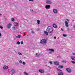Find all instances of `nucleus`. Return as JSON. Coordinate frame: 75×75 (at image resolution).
Segmentation results:
<instances>
[{
	"instance_id": "1",
	"label": "nucleus",
	"mask_w": 75,
	"mask_h": 75,
	"mask_svg": "<svg viewBox=\"0 0 75 75\" xmlns=\"http://www.w3.org/2000/svg\"><path fill=\"white\" fill-rule=\"evenodd\" d=\"M46 31L48 33H52L53 32V29L50 26H48L47 27Z\"/></svg>"
},
{
	"instance_id": "2",
	"label": "nucleus",
	"mask_w": 75,
	"mask_h": 75,
	"mask_svg": "<svg viewBox=\"0 0 75 75\" xmlns=\"http://www.w3.org/2000/svg\"><path fill=\"white\" fill-rule=\"evenodd\" d=\"M46 3L47 4H51L52 3V1L50 0H46Z\"/></svg>"
},
{
	"instance_id": "3",
	"label": "nucleus",
	"mask_w": 75,
	"mask_h": 75,
	"mask_svg": "<svg viewBox=\"0 0 75 75\" xmlns=\"http://www.w3.org/2000/svg\"><path fill=\"white\" fill-rule=\"evenodd\" d=\"M47 40L43 39L41 41L40 43L41 44H44V43H46V42H47Z\"/></svg>"
},
{
	"instance_id": "4",
	"label": "nucleus",
	"mask_w": 75,
	"mask_h": 75,
	"mask_svg": "<svg viewBox=\"0 0 75 75\" xmlns=\"http://www.w3.org/2000/svg\"><path fill=\"white\" fill-rule=\"evenodd\" d=\"M64 24L66 27H69V25H68V21H65L64 22Z\"/></svg>"
},
{
	"instance_id": "5",
	"label": "nucleus",
	"mask_w": 75,
	"mask_h": 75,
	"mask_svg": "<svg viewBox=\"0 0 75 75\" xmlns=\"http://www.w3.org/2000/svg\"><path fill=\"white\" fill-rule=\"evenodd\" d=\"M50 7L51 6L49 5H46L45 6L46 8H47V9H50Z\"/></svg>"
},
{
	"instance_id": "6",
	"label": "nucleus",
	"mask_w": 75,
	"mask_h": 75,
	"mask_svg": "<svg viewBox=\"0 0 75 75\" xmlns=\"http://www.w3.org/2000/svg\"><path fill=\"white\" fill-rule=\"evenodd\" d=\"M53 11L55 14H57L58 13V10L56 9H54L53 10Z\"/></svg>"
},
{
	"instance_id": "7",
	"label": "nucleus",
	"mask_w": 75,
	"mask_h": 75,
	"mask_svg": "<svg viewBox=\"0 0 75 75\" xmlns=\"http://www.w3.org/2000/svg\"><path fill=\"white\" fill-rule=\"evenodd\" d=\"M11 26V23H9L8 24L6 28H10Z\"/></svg>"
},
{
	"instance_id": "8",
	"label": "nucleus",
	"mask_w": 75,
	"mask_h": 75,
	"mask_svg": "<svg viewBox=\"0 0 75 75\" xmlns=\"http://www.w3.org/2000/svg\"><path fill=\"white\" fill-rule=\"evenodd\" d=\"M66 70L68 72H69V73H70L71 72V70H70V69L68 68H67Z\"/></svg>"
},
{
	"instance_id": "9",
	"label": "nucleus",
	"mask_w": 75,
	"mask_h": 75,
	"mask_svg": "<svg viewBox=\"0 0 75 75\" xmlns=\"http://www.w3.org/2000/svg\"><path fill=\"white\" fill-rule=\"evenodd\" d=\"M71 59H72V60H75V57L74 56H71L70 57Z\"/></svg>"
},
{
	"instance_id": "10",
	"label": "nucleus",
	"mask_w": 75,
	"mask_h": 75,
	"mask_svg": "<svg viewBox=\"0 0 75 75\" xmlns=\"http://www.w3.org/2000/svg\"><path fill=\"white\" fill-rule=\"evenodd\" d=\"M54 64L55 65H59V62H54Z\"/></svg>"
},
{
	"instance_id": "11",
	"label": "nucleus",
	"mask_w": 75,
	"mask_h": 75,
	"mask_svg": "<svg viewBox=\"0 0 75 75\" xmlns=\"http://www.w3.org/2000/svg\"><path fill=\"white\" fill-rule=\"evenodd\" d=\"M53 27H54V28H57V25L55 23H54L53 24Z\"/></svg>"
},
{
	"instance_id": "12",
	"label": "nucleus",
	"mask_w": 75,
	"mask_h": 75,
	"mask_svg": "<svg viewBox=\"0 0 75 75\" xmlns=\"http://www.w3.org/2000/svg\"><path fill=\"white\" fill-rule=\"evenodd\" d=\"M8 68V67L7 66H5L4 67H3V69H7Z\"/></svg>"
},
{
	"instance_id": "13",
	"label": "nucleus",
	"mask_w": 75,
	"mask_h": 75,
	"mask_svg": "<svg viewBox=\"0 0 75 75\" xmlns=\"http://www.w3.org/2000/svg\"><path fill=\"white\" fill-rule=\"evenodd\" d=\"M39 72H41V73H44V70H39Z\"/></svg>"
},
{
	"instance_id": "14",
	"label": "nucleus",
	"mask_w": 75,
	"mask_h": 75,
	"mask_svg": "<svg viewBox=\"0 0 75 75\" xmlns=\"http://www.w3.org/2000/svg\"><path fill=\"white\" fill-rule=\"evenodd\" d=\"M58 75H64L62 72H60L58 73Z\"/></svg>"
},
{
	"instance_id": "15",
	"label": "nucleus",
	"mask_w": 75,
	"mask_h": 75,
	"mask_svg": "<svg viewBox=\"0 0 75 75\" xmlns=\"http://www.w3.org/2000/svg\"><path fill=\"white\" fill-rule=\"evenodd\" d=\"M44 33L46 35H48V32H47V31H44Z\"/></svg>"
},
{
	"instance_id": "16",
	"label": "nucleus",
	"mask_w": 75,
	"mask_h": 75,
	"mask_svg": "<svg viewBox=\"0 0 75 75\" xmlns=\"http://www.w3.org/2000/svg\"><path fill=\"white\" fill-rule=\"evenodd\" d=\"M49 50L51 51L50 52H54V50L53 49H49Z\"/></svg>"
},
{
	"instance_id": "17",
	"label": "nucleus",
	"mask_w": 75,
	"mask_h": 75,
	"mask_svg": "<svg viewBox=\"0 0 75 75\" xmlns=\"http://www.w3.org/2000/svg\"><path fill=\"white\" fill-rule=\"evenodd\" d=\"M30 11L31 12V13H33L34 12V10H33V9H30Z\"/></svg>"
},
{
	"instance_id": "18",
	"label": "nucleus",
	"mask_w": 75,
	"mask_h": 75,
	"mask_svg": "<svg viewBox=\"0 0 75 75\" xmlns=\"http://www.w3.org/2000/svg\"><path fill=\"white\" fill-rule=\"evenodd\" d=\"M37 22L38 24H40V20H37Z\"/></svg>"
},
{
	"instance_id": "19",
	"label": "nucleus",
	"mask_w": 75,
	"mask_h": 75,
	"mask_svg": "<svg viewBox=\"0 0 75 75\" xmlns=\"http://www.w3.org/2000/svg\"><path fill=\"white\" fill-rule=\"evenodd\" d=\"M20 37H21V36L20 35H18L16 36V38H20Z\"/></svg>"
},
{
	"instance_id": "20",
	"label": "nucleus",
	"mask_w": 75,
	"mask_h": 75,
	"mask_svg": "<svg viewBox=\"0 0 75 75\" xmlns=\"http://www.w3.org/2000/svg\"><path fill=\"white\" fill-rule=\"evenodd\" d=\"M16 44H18V45H20V42L18 41L16 43Z\"/></svg>"
},
{
	"instance_id": "21",
	"label": "nucleus",
	"mask_w": 75,
	"mask_h": 75,
	"mask_svg": "<svg viewBox=\"0 0 75 75\" xmlns=\"http://www.w3.org/2000/svg\"><path fill=\"white\" fill-rule=\"evenodd\" d=\"M62 62V63H63L64 64H65V63H66V62L65 61L63 60Z\"/></svg>"
},
{
	"instance_id": "22",
	"label": "nucleus",
	"mask_w": 75,
	"mask_h": 75,
	"mask_svg": "<svg viewBox=\"0 0 75 75\" xmlns=\"http://www.w3.org/2000/svg\"><path fill=\"white\" fill-rule=\"evenodd\" d=\"M24 74H25V75H28V74L27 73H26V72H24Z\"/></svg>"
},
{
	"instance_id": "23",
	"label": "nucleus",
	"mask_w": 75,
	"mask_h": 75,
	"mask_svg": "<svg viewBox=\"0 0 75 75\" xmlns=\"http://www.w3.org/2000/svg\"><path fill=\"white\" fill-rule=\"evenodd\" d=\"M18 54H19V55H22V54L20 52H18Z\"/></svg>"
},
{
	"instance_id": "24",
	"label": "nucleus",
	"mask_w": 75,
	"mask_h": 75,
	"mask_svg": "<svg viewBox=\"0 0 75 75\" xmlns=\"http://www.w3.org/2000/svg\"><path fill=\"white\" fill-rule=\"evenodd\" d=\"M63 37H67V35H65V34H63Z\"/></svg>"
},
{
	"instance_id": "25",
	"label": "nucleus",
	"mask_w": 75,
	"mask_h": 75,
	"mask_svg": "<svg viewBox=\"0 0 75 75\" xmlns=\"http://www.w3.org/2000/svg\"><path fill=\"white\" fill-rule=\"evenodd\" d=\"M71 63H72V64H75V62L74 61H71Z\"/></svg>"
},
{
	"instance_id": "26",
	"label": "nucleus",
	"mask_w": 75,
	"mask_h": 75,
	"mask_svg": "<svg viewBox=\"0 0 75 75\" xmlns=\"http://www.w3.org/2000/svg\"><path fill=\"white\" fill-rule=\"evenodd\" d=\"M59 67L60 68H63V67H63V66H61V65L59 66Z\"/></svg>"
},
{
	"instance_id": "27",
	"label": "nucleus",
	"mask_w": 75,
	"mask_h": 75,
	"mask_svg": "<svg viewBox=\"0 0 75 75\" xmlns=\"http://www.w3.org/2000/svg\"><path fill=\"white\" fill-rule=\"evenodd\" d=\"M11 20L12 21H14V18H12Z\"/></svg>"
},
{
	"instance_id": "28",
	"label": "nucleus",
	"mask_w": 75,
	"mask_h": 75,
	"mask_svg": "<svg viewBox=\"0 0 75 75\" xmlns=\"http://www.w3.org/2000/svg\"><path fill=\"white\" fill-rule=\"evenodd\" d=\"M31 33L32 34H34V33H35V32L32 31H31Z\"/></svg>"
},
{
	"instance_id": "29",
	"label": "nucleus",
	"mask_w": 75,
	"mask_h": 75,
	"mask_svg": "<svg viewBox=\"0 0 75 75\" xmlns=\"http://www.w3.org/2000/svg\"><path fill=\"white\" fill-rule=\"evenodd\" d=\"M38 53H36V57H38Z\"/></svg>"
},
{
	"instance_id": "30",
	"label": "nucleus",
	"mask_w": 75,
	"mask_h": 75,
	"mask_svg": "<svg viewBox=\"0 0 75 75\" xmlns=\"http://www.w3.org/2000/svg\"><path fill=\"white\" fill-rule=\"evenodd\" d=\"M49 63H50V64H52V62H51V61H50V62H49Z\"/></svg>"
},
{
	"instance_id": "31",
	"label": "nucleus",
	"mask_w": 75,
	"mask_h": 75,
	"mask_svg": "<svg viewBox=\"0 0 75 75\" xmlns=\"http://www.w3.org/2000/svg\"><path fill=\"white\" fill-rule=\"evenodd\" d=\"M19 62L20 64H21V63H22V61H21V60H20Z\"/></svg>"
},
{
	"instance_id": "32",
	"label": "nucleus",
	"mask_w": 75,
	"mask_h": 75,
	"mask_svg": "<svg viewBox=\"0 0 75 75\" xmlns=\"http://www.w3.org/2000/svg\"><path fill=\"white\" fill-rule=\"evenodd\" d=\"M0 28H1V29H2L3 28V26H2L1 25H0Z\"/></svg>"
},
{
	"instance_id": "33",
	"label": "nucleus",
	"mask_w": 75,
	"mask_h": 75,
	"mask_svg": "<svg viewBox=\"0 0 75 75\" xmlns=\"http://www.w3.org/2000/svg\"><path fill=\"white\" fill-rule=\"evenodd\" d=\"M21 44H23V42L21 41Z\"/></svg>"
},
{
	"instance_id": "34",
	"label": "nucleus",
	"mask_w": 75,
	"mask_h": 75,
	"mask_svg": "<svg viewBox=\"0 0 75 75\" xmlns=\"http://www.w3.org/2000/svg\"><path fill=\"white\" fill-rule=\"evenodd\" d=\"M29 1H34V0H28Z\"/></svg>"
},
{
	"instance_id": "35",
	"label": "nucleus",
	"mask_w": 75,
	"mask_h": 75,
	"mask_svg": "<svg viewBox=\"0 0 75 75\" xmlns=\"http://www.w3.org/2000/svg\"><path fill=\"white\" fill-rule=\"evenodd\" d=\"M23 65H25V62H23Z\"/></svg>"
},
{
	"instance_id": "36",
	"label": "nucleus",
	"mask_w": 75,
	"mask_h": 75,
	"mask_svg": "<svg viewBox=\"0 0 75 75\" xmlns=\"http://www.w3.org/2000/svg\"><path fill=\"white\" fill-rule=\"evenodd\" d=\"M16 29H17V27H15V30H16Z\"/></svg>"
},
{
	"instance_id": "37",
	"label": "nucleus",
	"mask_w": 75,
	"mask_h": 75,
	"mask_svg": "<svg viewBox=\"0 0 75 75\" xmlns=\"http://www.w3.org/2000/svg\"><path fill=\"white\" fill-rule=\"evenodd\" d=\"M13 29L15 30V27H14V26L13 27Z\"/></svg>"
},
{
	"instance_id": "38",
	"label": "nucleus",
	"mask_w": 75,
	"mask_h": 75,
	"mask_svg": "<svg viewBox=\"0 0 75 75\" xmlns=\"http://www.w3.org/2000/svg\"><path fill=\"white\" fill-rule=\"evenodd\" d=\"M15 24H17V22H15Z\"/></svg>"
},
{
	"instance_id": "39",
	"label": "nucleus",
	"mask_w": 75,
	"mask_h": 75,
	"mask_svg": "<svg viewBox=\"0 0 75 75\" xmlns=\"http://www.w3.org/2000/svg\"><path fill=\"white\" fill-rule=\"evenodd\" d=\"M67 30H69V28H67Z\"/></svg>"
},
{
	"instance_id": "40",
	"label": "nucleus",
	"mask_w": 75,
	"mask_h": 75,
	"mask_svg": "<svg viewBox=\"0 0 75 75\" xmlns=\"http://www.w3.org/2000/svg\"><path fill=\"white\" fill-rule=\"evenodd\" d=\"M54 39H56V38H57V37H56L55 36L54 37Z\"/></svg>"
},
{
	"instance_id": "41",
	"label": "nucleus",
	"mask_w": 75,
	"mask_h": 75,
	"mask_svg": "<svg viewBox=\"0 0 75 75\" xmlns=\"http://www.w3.org/2000/svg\"><path fill=\"white\" fill-rule=\"evenodd\" d=\"M12 73H13V74H14V71H12Z\"/></svg>"
},
{
	"instance_id": "42",
	"label": "nucleus",
	"mask_w": 75,
	"mask_h": 75,
	"mask_svg": "<svg viewBox=\"0 0 75 75\" xmlns=\"http://www.w3.org/2000/svg\"><path fill=\"white\" fill-rule=\"evenodd\" d=\"M73 55H75V53H72Z\"/></svg>"
},
{
	"instance_id": "43",
	"label": "nucleus",
	"mask_w": 75,
	"mask_h": 75,
	"mask_svg": "<svg viewBox=\"0 0 75 75\" xmlns=\"http://www.w3.org/2000/svg\"><path fill=\"white\" fill-rule=\"evenodd\" d=\"M57 71H59V69H58V68H57Z\"/></svg>"
},
{
	"instance_id": "44",
	"label": "nucleus",
	"mask_w": 75,
	"mask_h": 75,
	"mask_svg": "<svg viewBox=\"0 0 75 75\" xmlns=\"http://www.w3.org/2000/svg\"><path fill=\"white\" fill-rule=\"evenodd\" d=\"M1 36V33H0V37Z\"/></svg>"
},
{
	"instance_id": "45",
	"label": "nucleus",
	"mask_w": 75,
	"mask_h": 75,
	"mask_svg": "<svg viewBox=\"0 0 75 75\" xmlns=\"http://www.w3.org/2000/svg\"><path fill=\"white\" fill-rule=\"evenodd\" d=\"M66 20H67V21H69V20H68V19H66Z\"/></svg>"
},
{
	"instance_id": "46",
	"label": "nucleus",
	"mask_w": 75,
	"mask_h": 75,
	"mask_svg": "<svg viewBox=\"0 0 75 75\" xmlns=\"http://www.w3.org/2000/svg\"><path fill=\"white\" fill-rule=\"evenodd\" d=\"M74 28H75V25L73 26Z\"/></svg>"
},
{
	"instance_id": "47",
	"label": "nucleus",
	"mask_w": 75,
	"mask_h": 75,
	"mask_svg": "<svg viewBox=\"0 0 75 75\" xmlns=\"http://www.w3.org/2000/svg\"><path fill=\"white\" fill-rule=\"evenodd\" d=\"M15 64H18V63H15Z\"/></svg>"
},
{
	"instance_id": "48",
	"label": "nucleus",
	"mask_w": 75,
	"mask_h": 75,
	"mask_svg": "<svg viewBox=\"0 0 75 75\" xmlns=\"http://www.w3.org/2000/svg\"><path fill=\"white\" fill-rule=\"evenodd\" d=\"M61 30H62V31H63L64 30H62V29H61Z\"/></svg>"
},
{
	"instance_id": "49",
	"label": "nucleus",
	"mask_w": 75,
	"mask_h": 75,
	"mask_svg": "<svg viewBox=\"0 0 75 75\" xmlns=\"http://www.w3.org/2000/svg\"><path fill=\"white\" fill-rule=\"evenodd\" d=\"M15 26H17V25H15Z\"/></svg>"
},
{
	"instance_id": "50",
	"label": "nucleus",
	"mask_w": 75,
	"mask_h": 75,
	"mask_svg": "<svg viewBox=\"0 0 75 75\" xmlns=\"http://www.w3.org/2000/svg\"><path fill=\"white\" fill-rule=\"evenodd\" d=\"M72 21L74 22V20H73Z\"/></svg>"
},
{
	"instance_id": "51",
	"label": "nucleus",
	"mask_w": 75,
	"mask_h": 75,
	"mask_svg": "<svg viewBox=\"0 0 75 75\" xmlns=\"http://www.w3.org/2000/svg\"><path fill=\"white\" fill-rule=\"evenodd\" d=\"M1 14H0V16H1Z\"/></svg>"
}]
</instances>
